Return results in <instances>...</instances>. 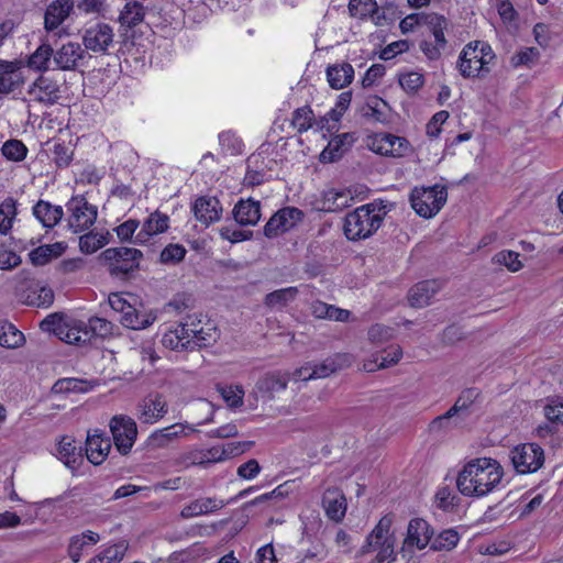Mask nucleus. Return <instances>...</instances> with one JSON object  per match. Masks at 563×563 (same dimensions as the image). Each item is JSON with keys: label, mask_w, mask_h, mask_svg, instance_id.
Masks as SVG:
<instances>
[{"label": "nucleus", "mask_w": 563, "mask_h": 563, "mask_svg": "<svg viewBox=\"0 0 563 563\" xmlns=\"http://www.w3.org/2000/svg\"><path fill=\"white\" fill-rule=\"evenodd\" d=\"M503 476L498 461L490 457L473 459L459 472L456 487L463 496L481 498L492 493Z\"/></svg>", "instance_id": "nucleus-1"}, {"label": "nucleus", "mask_w": 563, "mask_h": 563, "mask_svg": "<svg viewBox=\"0 0 563 563\" xmlns=\"http://www.w3.org/2000/svg\"><path fill=\"white\" fill-rule=\"evenodd\" d=\"M391 203L374 200L349 212L344 218V234L351 241L372 236L382 225Z\"/></svg>", "instance_id": "nucleus-2"}, {"label": "nucleus", "mask_w": 563, "mask_h": 563, "mask_svg": "<svg viewBox=\"0 0 563 563\" xmlns=\"http://www.w3.org/2000/svg\"><path fill=\"white\" fill-rule=\"evenodd\" d=\"M393 522V514L383 516L366 537L365 543L360 549V555H365L377 550L376 561L378 563L394 562L397 553L395 552L396 537L390 532Z\"/></svg>", "instance_id": "nucleus-3"}, {"label": "nucleus", "mask_w": 563, "mask_h": 563, "mask_svg": "<svg viewBox=\"0 0 563 563\" xmlns=\"http://www.w3.org/2000/svg\"><path fill=\"white\" fill-rule=\"evenodd\" d=\"M143 253L133 247H109L99 255L100 263L108 273L118 278H128L131 273L140 267Z\"/></svg>", "instance_id": "nucleus-4"}, {"label": "nucleus", "mask_w": 563, "mask_h": 563, "mask_svg": "<svg viewBox=\"0 0 563 563\" xmlns=\"http://www.w3.org/2000/svg\"><path fill=\"white\" fill-rule=\"evenodd\" d=\"M134 303L125 299L121 294H111L109 296L110 307L121 313L120 322L123 327L132 330H143L154 323L157 316L152 310H146L136 299L133 298Z\"/></svg>", "instance_id": "nucleus-5"}, {"label": "nucleus", "mask_w": 563, "mask_h": 563, "mask_svg": "<svg viewBox=\"0 0 563 563\" xmlns=\"http://www.w3.org/2000/svg\"><path fill=\"white\" fill-rule=\"evenodd\" d=\"M410 205L416 213L424 219L434 217L448 200L444 186L415 187L410 192Z\"/></svg>", "instance_id": "nucleus-6"}, {"label": "nucleus", "mask_w": 563, "mask_h": 563, "mask_svg": "<svg viewBox=\"0 0 563 563\" xmlns=\"http://www.w3.org/2000/svg\"><path fill=\"white\" fill-rule=\"evenodd\" d=\"M432 534L433 530L424 519H411L399 553L404 559L410 560L415 554V549L423 550L429 544Z\"/></svg>", "instance_id": "nucleus-7"}, {"label": "nucleus", "mask_w": 563, "mask_h": 563, "mask_svg": "<svg viewBox=\"0 0 563 563\" xmlns=\"http://www.w3.org/2000/svg\"><path fill=\"white\" fill-rule=\"evenodd\" d=\"M81 40L86 52L106 55L114 44V32L108 23L98 22L85 27Z\"/></svg>", "instance_id": "nucleus-8"}, {"label": "nucleus", "mask_w": 563, "mask_h": 563, "mask_svg": "<svg viewBox=\"0 0 563 563\" xmlns=\"http://www.w3.org/2000/svg\"><path fill=\"white\" fill-rule=\"evenodd\" d=\"M511 462L518 473H534L544 463V451L536 443H525L511 451Z\"/></svg>", "instance_id": "nucleus-9"}, {"label": "nucleus", "mask_w": 563, "mask_h": 563, "mask_svg": "<svg viewBox=\"0 0 563 563\" xmlns=\"http://www.w3.org/2000/svg\"><path fill=\"white\" fill-rule=\"evenodd\" d=\"M110 431L118 451L123 455L130 453L137 435L135 421L128 416H114L110 421Z\"/></svg>", "instance_id": "nucleus-10"}, {"label": "nucleus", "mask_w": 563, "mask_h": 563, "mask_svg": "<svg viewBox=\"0 0 563 563\" xmlns=\"http://www.w3.org/2000/svg\"><path fill=\"white\" fill-rule=\"evenodd\" d=\"M66 206L71 213L69 227L74 232L84 231L95 223L97 219V208L90 205L84 196L73 197Z\"/></svg>", "instance_id": "nucleus-11"}, {"label": "nucleus", "mask_w": 563, "mask_h": 563, "mask_svg": "<svg viewBox=\"0 0 563 563\" xmlns=\"http://www.w3.org/2000/svg\"><path fill=\"white\" fill-rule=\"evenodd\" d=\"M305 213L295 207H286L278 210L265 224L264 235L268 239L289 231L303 220Z\"/></svg>", "instance_id": "nucleus-12"}, {"label": "nucleus", "mask_w": 563, "mask_h": 563, "mask_svg": "<svg viewBox=\"0 0 563 563\" xmlns=\"http://www.w3.org/2000/svg\"><path fill=\"white\" fill-rule=\"evenodd\" d=\"M368 147L380 155L401 157L409 148V142L390 133H376L371 137Z\"/></svg>", "instance_id": "nucleus-13"}, {"label": "nucleus", "mask_w": 563, "mask_h": 563, "mask_svg": "<svg viewBox=\"0 0 563 563\" xmlns=\"http://www.w3.org/2000/svg\"><path fill=\"white\" fill-rule=\"evenodd\" d=\"M87 55L79 43L68 42L54 51V64L60 70H76Z\"/></svg>", "instance_id": "nucleus-14"}, {"label": "nucleus", "mask_w": 563, "mask_h": 563, "mask_svg": "<svg viewBox=\"0 0 563 563\" xmlns=\"http://www.w3.org/2000/svg\"><path fill=\"white\" fill-rule=\"evenodd\" d=\"M27 93L36 102L54 104L60 99L59 84L48 76L41 75L30 87Z\"/></svg>", "instance_id": "nucleus-15"}, {"label": "nucleus", "mask_w": 563, "mask_h": 563, "mask_svg": "<svg viewBox=\"0 0 563 563\" xmlns=\"http://www.w3.org/2000/svg\"><path fill=\"white\" fill-rule=\"evenodd\" d=\"M289 379V373L269 372L258 378L255 390L263 399L272 400L276 393L286 389Z\"/></svg>", "instance_id": "nucleus-16"}, {"label": "nucleus", "mask_w": 563, "mask_h": 563, "mask_svg": "<svg viewBox=\"0 0 563 563\" xmlns=\"http://www.w3.org/2000/svg\"><path fill=\"white\" fill-rule=\"evenodd\" d=\"M459 70L464 78L479 76L483 68V60L478 57V41L468 43L460 54Z\"/></svg>", "instance_id": "nucleus-17"}, {"label": "nucleus", "mask_w": 563, "mask_h": 563, "mask_svg": "<svg viewBox=\"0 0 563 563\" xmlns=\"http://www.w3.org/2000/svg\"><path fill=\"white\" fill-rule=\"evenodd\" d=\"M23 84L24 76L19 64L0 59V93L14 92Z\"/></svg>", "instance_id": "nucleus-18"}, {"label": "nucleus", "mask_w": 563, "mask_h": 563, "mask_svg": "<svg viewBox=\"0 0 563 563\" xmlns=\"http://www.w3.org/2000/svg\"><path fill=\"white\" fill-rule=\"evenodd\" d=\"M139 419L144 423H153L167 412V404L161 394L148 395L139 405Z\"/></svg>", "instance_id": "nucleus-19"}, {"label": "nucleus", "mask_w": 563, "mask_h": 563, "mask_svg": "<svg viewBox=\"0 0 563 563\" xmlns=\"http://www.w3.org/2000/svg\"><path fill=\"white\" fill-rule=\"evenodd\" d=\"M111 449L110 439L104 437L103 432L95 430L93 433L88 432L86 440L87 459L95 465L101 464Z\"/></svg>", "instance_id": "nucleus-20"}, {"label": "nucleus", "mask_w": 563, "mask_h": 563, "mask_svg": "<svg viewBox=\"0 0 563 563\" xmlns=\"http://www.w3.org/2000/svg\"><path fill=\"white\" fill-rule=\"evenodd\" d=\"M322 506L329 519L340 522L346 512V499L341 489L331 487L322 496Z\"/></svg>", "instance_id": "nucleus-21"}, {"label": "nucleus", "mask_w": 563, "mask_h": 563, "mask_svg": "<svg viewBox=\"0 0 563 563\" xmlns=\"http://www.w3.org/2000/svg\"><path fill=\"white\" fill-rule=\"evenodd\" d=\"M232 216L240 225H255L261 219V203L252 198L240 199L233 208Z\"/></svg>", "instance_id": "nucleus-22"}, {"label": "nucleus", "mask_w": 563, "mask_h": 563, "mask_svg": "<svg viewBox=\"0 0 563 563\" xmlns=\"http://www.w3.org/2000/svg\"><path fill=\"white\" fill-rule=\"evenodd\" d=\"M195 217L206 225L220 220L222 207L216 197H200L192 207Z\"/></svg>", "instance_id": "nucleus-23"}, {"label": "nucleus", "mask_w": 563, "mask_h": 563, "mask_svg": "<svg viewBox=\"0 0 563 563\" xmlns=\"http://www.w3.org/2000/svg\"><path fill=\"white\" fill-rule=\"evenodd\" d=\"M168 216L159 211L151 213L133 242L136 244L146 243L151 236L165 232L168 229Z\"/></svg>", "instance_id": "nucleus-24"}, {"label": "nucleus", "mask_w": 563, "mask_h": 563, "mask_svg": "<svg viewBox=\"0 0 563 563\" xmlns=\"http://www.w3.org/2000/svg\"><path fill=\"white\" fill-rule=\"evenodd\" d=\"M73 0H55L45 11L44 26L47 31L56 30L73 10Z\"/></svg>", "instance_id": "nucleus-25"}, {"label": "nucleus", "mask_w": 563, "mask_h": 563, "mask_svg": "<svg viewBox=\"0 0 563 563\" xmlns=\"http://www.w3.org/2000/svg\"><path fill=\"white\" fill-rule=\"evenodd\" d=\"M355 141L350 133H343L333 137L320 154L321 163H332L340 159Z\"/></svg>", "instance_id": "nucleus-26"}, {"label": "nucleus", "mask_w": 563, "mask_h": 563, "mask_svg": "<svg viewBox=\"0 0 563 563\" xmlns=\"http://www.w3.org/2000/svg\"><path fill=\"white\" fill-rule=\"evenodd\" d=\"M440 285L437 280H423L416 284L408 292L410 306L422 308L430 303L431 298L439 291Z\"/></svg>", "instance_id": "nucleus-27"}, {"label": "nucleus", "mask_w": 563, "mask_h": 563, "mask_svg": "<svg viewBox=\"0 0 563 563\" xmlns=\"http://www.w3.org/2000/svg\"><path fill=\"white\" fill-rule=\"evenodd\" d=\"M186 426L183 423H175L169 427L163 428L153 432L147 441L151 449H163L168 446L176 439L187 435L185 432Z\"/></svg>", "instance_id": "nucleus-28"}, {"label": "nucleus", "mask_w": 563, "mask_h": 563, "mask_svg": "<svg viewBox=\"0 0 563 563\" xmlns=\"http://www.w3.org/2000/svg\"><path fill=\"white\" fill-rule=\"evenodd\" d=\"M327 78L332 89H342L350 85L354 78V68L349 63L329 65Z\"/></svg>", "instance_id": "nucleus-29"}, {"label": "nucleus", "mask_w": 563, "mask_h": 563, "mask_svg": "<svg viewBox=\"0 0 563 563\" xmlns=\"http://www.w3.org/2000/svg\"><path fill=\"white\" fill-rule=\"evenodd\" d=\"M146 8L137 0H129L119 14V23L125 29H133L144 20Z\"/></svg>", "instance_id": "nucleus-30"}, {"label": "nucleus", "mask_w": 563, "mask_h": 563, "mask_svg": "<svg viewBox=\"0 0 563 563\" xmlns=\"http://www.w3.org/2000/svg\"><path fill=\"white\" fill-rule=\"evenodd\" d=\"M86 322L81 320H69L64 330H59V340L74 345H86L88 343Z\"/></svg>", "instance_id": "nucleus-31"}, {"label": "nucleus", "mask_w": 563, "mask_h": 563, "mask_svg": "<svg viewBox=\"0 0 563 563\" xmlns=\"http://www.w3.org/2000/svg\"><path fill=\"white\" fill-rule=\"evenodd\" d=\"M33 214L45 228H53L62 220L64 211L60 206L40 200L33 208Z\"/></svg>", "instance_id": "nucleus-32"}, {"label": "nucleus", "mask_w": 563, "mask_h": 563, "mask_svg": "<svg viewBox=\"0 0 563 563\" xmlns=\"http://www.w3.org/2000/svg\"><path fill=\"white\" fill-rule=\"evenodd\" d=\"M224 506L225 503L223 500H218L216 498L210 497L200 498L185 506L180 511V516L185 519H188L195 516L213 512L216 510L223 508Z\"/></svg>", "instance_id": "nucleus-33"}, {"label": "nucleus", "mask_w": 563, "mask_h": 563, "mask_svg": "<svg viewBox=\"0 0 563 563\" xmlns=\"http://www.w3.org/2000/svg\"><path fill=\"white\" fill-rule=\"evenodd\" d=\"M58 456L63 463L70 470H77L84 459L77 451L75 441L70 437H63L58 444Z\"/></svg>", "instance_id": "nucleus-34"}, {"label": "nucleus", "mask_w": 563, "mask_h": 563, "mask_svg": "<svg viewBox=\"0 0 563 563\" xmlns=\"http://www.w3.org/2000/svg\"><path fill=\"white\" fill-rule=\"evenodd\" d=\"M312 314L319 319H329L345 322L351 316V311L328 305L322 301H314L311 306Z\"/></svg>", "instance_id": "nucleus-35"}, {"label": "nucleus", "mask_w": 563, "mask_h": 563, "mask_svg": "<svg viewBox=\"0 0 563 563\" xmlns=\"http://www.w3.org/2000/svg\"><path fill=\"white\" fill-rule=\"evenodd\" d=\"M86 327L88 332V343H91L92 339L110 338L113 335L117 328L114 323L100 317H91L86 323Z\"/></svg>", "instance_id": "nucleus-36"}, {"label": "nucleus", "mask_w": 563, "mask_h": 563, "mask_svg": "<svg viewBox=\"0 0 563 563\" xmlns=\"http://www.w3.org/2000/svg\"><path fill=\"white\" fill-rule=\"evenodd\" d=\"M187 332H184V328L179 325L173 330H168L162 338V343L165 347H169L175 351L194 350L192 343L186 336Z\"/></svg>", "instance_id": "nucleus-37"}, {"label": "nucleus", "mask_w": 563, "mask_h": 563, "mask_svg": "<svg viewBox=\"0 0 563 563\" xmlns=\"http://www.w3.org/2000/svg\"><path fill=\"white\" fill-rule=\"evenodd\" d=\"M297 295V287L282 288L267 294L264 298V305L271 309H282L292 301Z\"/></svg>", "instance_id": "nucleus-38"}, {"label": "nucleus", "mask_w": 563, "mask_h": 563, "mask_svg": "<svg viewBox=\"0 0 563 563\" xmlns=\"http://www.w3.org/2000/svg\"><path fill=\"white\" fill-rule=\"evenodd\" d=\"M345 355H335L333 357H329L320 364H313V369L310 377H316V379L325 378L339 369H342L345 366Z\"/></svg>", "instance_id": "nucleus-39"}, {"label": "nucleus", "mask_w": 563, "mask_h": 563, "mask_svg": "<svg viewBox=\"0 0 563 563\" xmlns=\"http://www.w3.org/2000/svg\"><path fill=\"white\" fill-rule=\"evenodd\" d=\"M24 342V335L12 323L0 322V345L8 349H15Z\"/></svg>", "instance_id": "nucleus-40"}, {"label": "nucleus", "mask_w": 563, "mask_h": 563, "mask_svg": "<svg viewBox=\"0 0 563 563\" xmlns=\"http://www.w3.org/2000/svg\"><path fill=\"white\" fill-rule=\"evenodd\" d=\"M128 548L129 544L126 541H120L104 549L88 563H118L124 558Z\"/></svg>", "instance_id": "nucleus-41"}, {"label": "nucleus", "mask_w": 563, "mask_h": 563, "mask_svg": "<svg viewBox=\"0 0 563 563\" xmlns=\"http://www.w3.org/2000/svg\"><path fill=\"white\" fill-rule=\"evenodd\" d=\"M91 388L88 380L79 378H60L52 387L53 394L85 393Z\"/></svg>", "instance_id": "nucleus-42"}, {"label": "nucleus", "mask_w": 563, "mask_h": 563, "mask_svg": "<svg viewBox=\"0 0 563 563\" xmlns=\"http://www.w3.org/2000/svg\"><path fill=\"white\" fill-rule=\"evenodd\" d=\"M218 336L217 328L212 323L208 322L198 330H194V335L189 340L195 350L210 345L217 341Z\"/></svg>", "instance_id": "nucleus-43"}, {"label": "nucleus", "mask_w": 563, "mask_h": 563, "mask_svg": "<svg viewBox=\"0 0 563 563\" xmlns=\"http://www.w3.org/2000/svg\"><path fill=\"white\" fill-rule=\"evenodd\" d=\"M350 199L351 197L347 192L329 189L323 192L322 209L329 212L342 210L347 207Z\"/></svg>", "instance_id": "nucleus-44"}, {"label": "nucleus", "mask_w": 563, "mask_h": 563, "mask_svg": "<svg viewBox=\"0 0 563 563\" xmlns=\"http://www.w3.org/2000/svg\"><path fill=\"white\" fill-rule=\"evenodd\" d=\"M54 58V49L47 43L40 45L36 51L29 57V66L37 70L48 69L51 58Z\"/></svg>", "instance_id": "nucleus-45"}, {"label": "nucleus", "mask_w": 563, "mask_h": 563, "mask_svg": "<svg viewBox=\"0 0 563 563\" xmlns=\"http://www.w3.org/2000/svg\"><path fill=\"white\" fill-rule=\"evenodd\" d=\"M16 214V201L9 197L0 205V233L7 234L11 228Z\"/></svg>", "instance_id": "nucleus-46"}, {"label": "nucleus", "mask_w": 563, "mask_h": 563, "mask_svg": "<svg viewBox=\"0 0 563 563\" xmlns=\"http://www.w3.org/2000/svg\"><path fill=\"white\" fill-rule=\"evenodd\" d=\"M426 24L429 26L434 42H438L439 45H446L444 30L449 25L448 20L443 15L430 13L426 16Z\"/></svg>", "instance_id": "nucleus-47"}, {"label": "nucleus", "mask_w": 563, "mask_h": 563, "mask_svg": "<svg viewBox=\"0 0 563 563\" xmlns=\"http://www.w3.org/2000/svg\"><path fill=\"white\" fill-rule=\"evenodd\" d=\"M347 8L350 14L358 19L373 16L378 11L375 0H350Z\"/></svg>", "instance_id": "nucleus-48"}, {"label": "nucleus", "mask_w": 563, "mask_h": 563, "mask_svg": "<svg viewBox=\"0 0 563 563\" xmlns=\"http://www.w3.org/2000/svg\"><path fill=\"white\" fill-rule=\"evenodd\" d=\"M69 319L63 312H54L44 318L40 328L44 332L54 333L57 338H59V330H64Z\"/></svg>", "instance_id": "nucleus-49"}, {"label": "nucleus", "mask_w": 563, "mask_h": 563, "mask_svg": "<svg viewBox=\"0 0 563 563\" xmlns=\"http://www.w3.org/2000/svg\"><path fill=\"white\" fill-rule=\"evenodd\" d=\"M459 541L460 536L455 530H444L433 540L431 549L434 551H450L456 547Z\"/></svg>", "instance_id": "nucleus-50"}, {"label": "nucleus", "mask_w": 563, "mask_h": 563, "mask_svg": "<svg viewBox=\"0 0 563 563\" xmlns=\"http://www.w3.org/2000/svg\"><path fill=\"white\" fill-rule=\"evenodd\" d=\"M108 243L104 235H99L95 232H89L80 236L79 247L82 253L91 254L101 249Z\"/></svg>", "instance_id": "nucleus-51"}, {"label": "nucleus", "mask_w": 563, "mask_h": 563, "mask_svg": "<svg viewBox=\"0 0 563 563\" xmlns=\"http://www.w3.org/2000/svg\"><path fill=\"white\" fill-rule=\"evenodd\" d=\"M186 253L187 251L181 244H168L161 252L159 260L163 264L175 265L184 260Z\"/></svg>", "instance_id": "nucleus-52"}, {"label": "nucleus", "mask_w": 563, "mask_h": 563, "mask_svg": "<svg viewBox=\"0 0 563 563\" xmlns=\"http://www.w3.org/2000/svg\"><path fill=\"white\" fill-rule=\"evenodd\" d=\"M26 146L19 140L7 141L2 146V154L10 161L20 162L25 158Z\"/></svg>", "instance_id": "nucleus-53"}, {"label": "nucleus", "mask_w": 563, "mask_h": 563, "mask_svg": "<svg viewBox=\"0 0 563 563\" xmlns=\"http://www.w3.org/2000/svg\"><path fill=\"white\" fill-rule=\"evenodd\" d=\"M519 256V253L514 251H501L494 255L493 261L496 264L506 266L510 272H518L522 268Z\"/></svg>", "instance_id": "nucleus-54"}, {"label": "nucleus", "mask_w": 563, "mask_h": 563, "mask_svg": "<svg viewBox=\"0 0 563 563\" xmlns=\"http://www.w3.org/2000/svg\"><path fill=\"white\" fill-rule=\"evenodd\" d=\"M481 393L477 388H466L455 400L454 405L460 406L462 411V420L470 416V407L476 401Z\"/></svg>", "instance_id": "nucleus-55"}, {"label": "nucleus", "mask_w": 563, "mask_h": 563, "mask_svg": "<svg viewBox=\"0 0 563 563\" xmlns=\"http://www.w3.org/2000/svg\"><path fill=\"white\" fill-rule=\"evenodd\" d=\"M313 121V113L309 107H302L295 110L292 114V125L299 133L306 132L311 128Z\"/></svg>", "instance_id": "nucleus-56"}, {"label": "nucleus", "mask_w": 563, "mask_h": 563, "mask_svg": "<svg viewBox=\"0 0 563 563\" xmlns=\"http://www.w3.org/2000/svg\"><path fill=\"white\" fill-rule=\"evenodd\" d=\"M539 57H540V52L538 51V48L527 47V48L516 53L511 57L510 63L514 67H519V66H529L530 67L539 60Z\"/></svg>", "instance_id": "nucleus-57"}, {"label": "nucleus", "mask_w": 563, "mask_h": 563, "mask_svg": "<svg viewBox=\"0 0 563 563\" xmlns=\"http://www.w3.org/2000/svg\"><path fill=\"white\" fill-rule=\"evenodd\" d=\"M424 84V77L417 71H410L399 77V85L408 93H416Z\"/></svg>", "instance_id": "nucleus-58"}, {"label": "nucleus", "mask_w": 563, "mask_h": 563, "mask_svg": "<svg viewBox=\"0 0 563 563\" xmlns=\"http://www.w3.org/2000/svg\"><path fill=\"white\" fill-rule=\"evenodd\" d=\"M74 157V150L70 145L55 143L53 148V161L59 168L67 167Z\"/></svg>", "instance_id": "nucleus-59"}, {"label": "nucleus", "mask_w": 563, "mask_h": 563, "mask_svg": "<svg viewBox=\"0 0 563 563\" xmlns=\"http://www.w3.org/2000/svg\"><path fill=\"white\" fill-rule=\"evenodd\" d=\"M218 390L229 407L238 408L243 405L244 390L241 386L219 387Z\"/></svg>", "instance_id": "nucleus-60"}, {"label": "nucleus", "mask_w": 563, "mask_h": 563, "mask_svg": "<svg viewBox=\"0 0 563 563\" xmlns=\"http://www.w3.org/2000/svg\"><path fill=\"white\" fill-rule=\"evenodd\" d=\"M394 336V329L380 323L372 325L368 330V339L371 342L382 344Z\"/></svg>", "instance_id": "nucleus-61"}, {"label": "nucleus", "mask_w": 563, "mask_h": 563, "mask_svg": "<svg viewBox=\"0 0 563 563\" xmlns=\"http://www.w3.org/2000/svg\"><path fill=\"white\" fill-rule=\"evenodd\" d=\"M27 298L30 305L47 308L54 302V291L48 287H41L32 297Z\"/></svg>", "instance_id": "nucleus-62"}, {"label": "nucleus", "mask_w": 563, "mask_h": 563, "mask_svg": "<svg viewBox=\"0 0 563 563\" xmlns=\"http://www.w3.org/2000/svg\"><path fill=\"white\" fill-rule=\"evenodd\" d=\"M220 235L223 240H228L231 243H238L241 241L250 240L253 235V232L223 227L220 229Z\"/></svg>", "instance_id": "nucleus-63"}, {"label": "nucleus", "mask_w": 563, "mask_h": 563, "mask_svg": "<svg viewBox=\"0 0 563 563\" xmlns=\"http://www.w3.org/2000/svg\"><path fill=\"white\" fill-rule=\"evenodd\" d=\"M544 415L549 421L563 424V401L552 400L544 407Z\"/></svg>", "instance_id": "nucleus-64"}]
</instances>
